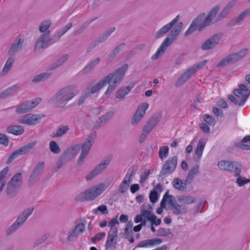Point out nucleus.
<instances>
[{
  "label": "nucleus",
  "instance_id": "obj_1",
  "mask_svg": "<svg viewBox=\"0 0 250 250\" xmlns=\"http://www.w3.org/2000/svg\"><path fill=\"white\" fill-rule=\"evenodd\" d=\"M180 19L179 15H177L170 22L163 26L155 34V39H158L165 35L169 31L167 37L164 39L157 51L151 56L152 60H156L162 56L166 51L167 47L171 45L178 38L183 27L182 22H178Z\"/></svg>",
  "mask_w": 250,
  "mask_h": 250
},
{
  "label": "nucleus",
  "instance_id": "obj_2",
  "mask_svg": "<svg viewBox=\"0 0 250 250\" xmlns=\"http://www.w3.org/2000/svg\"><path fill=\"white\" fill-rule=\"evenodd\" d=\"M127 64H125L113 73H110L100 80L96 84L89 83L87 84L85 91L90 97L98 94L100 90L108 84L104 92L105 95L111 94L123 80L127 69Z\"/></svg>",
  "mask_w": 250,
  "mask_h": 250
},
{
  "label": "nucleus",
  "instance_id": "obj_3",
  "mask_svg": "<svg viewBox=\"0 0 250 250\" xmlns=\"http://www.w3.org/2000/svg\"><path fill=\"white\" fill-rule=\"evenodd\" d=\"M220 9L219 5H216L213 7L209 11L208 15L204 19L203 22L201 23L202 20L204 19L205 14H201L198 16L191 22L189 28L184 34L185 37H187L192 34L197 28L201 31L206 27L209 26L211 24L213 19L215 17L217 14Z\"/></svg>",
  "mask_w": 250,
  "mask_h": 250
},
{
  "label": "nucleus",
  "instance_id": "obj_4",
  "mask_svg": "<svg viewBox=\"0 0 250 250\" xmlns=\"http://www.w3.org/2000/svg\"><path fill=\"white\" fill-rule=\"evenodd\" d=\"M79 91L73 85L65 86L58 90L52 97L51 101L58 107H64Z\"/></svg>",
  "mask_w": 250,
  "mask_h": 250
},
{
  "label": "nucleus",
  "instance_id": "obj_5",
  "mask_svg": "<svg viewBox=\"0 0 250 250\" xmlns=\"http://www.w3.org/2000/svg\"><path fill=\"white\" fill-rule=\"evenodd\" d=\"M107 186L104 183H100L93 186L75 197L78 202L93 201L98 197L107 188Z\"/></svg>",
  "mask_w": 250,
  "mask_h": 250
},
{
  "label": "nucleus",
  "instance_id": "obj_6",
  "mask_svg": "<svg viewBox=\"0 0 250 250\" xmlns=\"http://www.w3.org/2000/svg\"><path fill=\"white\" fill-rule=\"evenodd\" d=\"M80 145L76 144L67 148L60 156L54 167L55 172H57L62 167L73 159L78 153Z\"/></svg>",
  "mask_w": 250,
  "mask_h": 250
},
{
  "label": "nucleus",
  "instance_id": "obj_7",
  "mask_svg": "<svg viewBox=\"0 0 250 250\" xmlns=\"http://www.w3.org/2000/svg\"><path fill=\"white\" fill-rule=\"evenodd\" d=\"M34 208L30 207L24 209L18 216L16 220L6 230V235H10L18 230L26 221L32 214Z\"/></svg>",
  "mask_w": 250,
  "mask_h": 250
},
{
  "label": "nucleus",
  "instance_id": "obj_8",
  "mask_svg": "<svg viewBox=\"0 0 250 250\" xmlns=\"http://www.w3.org/2000/svg\"><path fill=\"white\" fill-rule=\"evenodd\" d=\"M207 60L199 62L187 69L178 78L175 83L176 87H179L187 82L194 74L207 63Z\"/></svg>",
  "mask_w": 250,
  "mask_h": 250
},
{
  "label": "nucleus",
  "instance_id": "obj_9",
  "mask_svg": "<svg viewBox=\"0 0 250 250\" xmlns=\"http://www.w3.org/2000/svg\"><path fill=\"white\" fill-rule=\"evenodd\" d=\"M248 51L247 49L245 48L238 52L228 55L218 62L217 67H223L236 63L247 55Z\"/></svg>",
  "mask_w": 250,
  "mask_h": 250
},
{
  "label": "nucleus",
  "instance_id": "obj_10",
  "mask_svg": "<svg viewBox=\"0 0 250 250\" xmlns=\"http://www.w3.org/2000/svg\"><path fill=\"white\" fill-rule=\"evenodd\" d=\"M22 184V175L21 173L15 174L7 184L6 192L11 197L15 196Z\"/></svg>",
  "mask_w": 250,
  "mask_h": 250
},
{
  "label": "nucleus",
  "instance_id": "obj_11",
  "mask_svg": "<svg viewBox=\"0 0 250 250\" xmlns=\"http://www.w3.org/2000/svg\"><path fill=\"white\" fill-rule=\"evenodd\" d=\"M153 208L151 205H143L141 207L140 213L136 215L134 222L136 223H140L142 220V218L150 221L156 218V215L153 213Z\"/></svg>",
  "mask_w": 250,
  "mask_h": 250
},
{
  "label": "nucleus",
  "instance_id": "obj_12",
  "mask_svg": "<svg viewBox=\"0 0 250 250\" xmlns=\"http://www.w3.org/2000/svg\"><path fill=\"white\" fill-rule=\"evenodd\" d=\"M44 117V115L42 114L29 113L20 116L17 119V121L21 124L28 125H35L39 124Z\"/></svg>",
  "mask_w": 250,
  "mask_h": 250
},
{
  "label": "nucleus",
  "instance_id": "obj_13",
  "mask_svg": "<svg viewBox=\"0 0 250 250\" xmlns=\"http://www.w3.org/2000/svg\"><path fill=\"white\" fill-rule=\"evenodd\" d=\"M36 144V142H33L18 148L13 151V153L9 156L8 159L6 161V164H9L13 160L17 158L21 155H23L28 153L35 146Z\"/></svg>",
  "mask_w": 250,
  "mask_h": 250
},
{
  "label": "nucleus",
  "instance_id": "obj_14",
  "mask_svg": "<svg viewBox=\"0 0 250 250\" xmlns=\"http://www.w3.org/2000/svg\"><path fill=\"white\" fill-rule=\"evenodd\" d=\"M52 39L53 36L50 38V31L42 34L38 39L35 45L34 50L35 51H39L42 49L46 48L50 44L56 42L55 41L52 40Z\"/></svg>",
  "mask_w": 250,
  "mask_h": 250
},
{
  "label": "nucleus",
  "instance_id": "obj_15",
  "mask_svg": "<svg viewBox=\"0 0 250 250\" xmlns=\"http://www.w3.org/2000/svg\"><path fill=\"white\" fill-rule=\"evenodd\" d=\"M218 166L222 170L234 172L235 176H239L241 172V166L235 162L221 161L218 163Z\"/></svg>",
  "mask_w": 250,
  "mask_h": 250
},
{
  "label": "nucleus",
  "instance_id": "obj_16",
  "mask_svg": "<svg viewBox=\"0 0 250 250\" xmlns=\"http://www.w3.org/2000/svg\"><path fill=\"white\" fill-rule=\"evenodd\" d=\"M41 101V99L25 101L17 106L15 112L18 114H23L30 111Z\"/></svg>",
  "mask_w": 250,
  "mask_h": 250
},
{
  "label": "nucleus",
  "instance_id": "obj_17",
  "mask_svg": "<svg viewBox=\"0 0 250 250\" xmlns=\"http://www.w3.org/2000/svg\"><path fill=\"white\" fill-rule=\"evenodd\" d=\"M111 162L110 157H106L103 160L100 164L90 171L86 176V181H90L96 176L100 174L109 165Z\"/></svg>",
  "mask_w": 250,
  "mask_h": 250
},
{
  "label": "nucleus",
  "instance_id": "obj_18",
  "mask_svg": "<svg viewBox=\"0 0 250 250\" xmlns=\"http://www.w3.org/2000/svg\"><path fill=\"white\" fill-rule=\"evenodd\" d=\"M118 231L115 229L109 230L106 244L105 245L106 250H115L118 242Z\"/></svg>",
  "mask_w": 250,
  "mask_h": 250
},
{
  "label": "nucleus",
  "instance_id": "obj_19",
  "mask_svg": "<svg viewBox=\"0 0 250 250\" xmlns=\"http://www.w3.org/2000/svg\"><path fill=\"white\" fill-rule=\"evenodd\" d=\"M222 37L221 34H216L212 36L202 44L201 48L204 51L213 49L219 43Z\"/></svg>",
  "mask_w": 250,
  "mask_h": 250
},
{
  "label": "nucleus",
  "instance_id": "obj_20",
  "mask_svg": "<svg viewBox=\"0 0 250 250\" xmlns=\"http://www.w3.org/2000/svg\"><path fill=\"white\" fill-rule=\"evenodd\" d=\"M162 117L160 113L153 114L146 122L143 127V130L144 132L149 134L154 127L160 122Z\"/></svg>",
  "mask_w": 250,
  "mask_h": 250
},
{
  "label": "nucleus",
  "instance_id": "obj_21",
  "mask_svg": "<svg viewBox=\"0 0 250 250\" xmlns=\"http://www.w3.org/2000/svg\"><path fill=\"white\" fill-rule=\"evenodd\" d=\"M238 0H231L222 9L215 20L214 22L218 23L227 18L232 8L236 5Z\"/></svg>",
  "mask_w": 250,
  "mask_h": 250
},
{
  "label": "nucleus",
  "instance_id": "obj_22",
  "mask_svg": "<svg viewBox=\"0 0 250 250\" xmlns=\"http://www.w3.org/2000/svg\"><path fill=\"white\" fill-rule=\"evenodd\" d=\"M148 105L149 104L147 103H143L139 106L132 119V125L135 126L138 124L146 114V111L147 109Z\"/></svg>",
  "mask_w": 250,
  "mask_h": 250
},
{
  "label": "nucleus",
  "instance_id": "obj_23",
  "mask_svg": "<svg viewBox=\"0 0 250 250\" xmlns=\"http://www.w3.org/2000/svg\"><path fill=\"white\" fill-rule=\"evenodd\" d=\"M177 164V157L173 156L167 160L163 165L161 174L163 175L172 173L176 169Z\"/></svg>",
  "mask_w": 250,
  "mask_h": 250
},
{
  "label": "nucleus",
  "instance_id": "obj_24",
  "mask_svg": "<svg viewBox=\"0 0 250 250\" xmlns=\"http://www.w3.org/2000/svg\"><path fill=\"white\" fill-rule=\"evenodd\" d=\"M85 226L83 223H79L74 229L70 230L68 232L67 238L68 241H73L75 240L80 234L83 233L85 230Z\"/></svg>",
  "mask_w": 250,
  "mask_h": 250
},
{
  "label": "nucleus",
  "instance_id": "obj_25",
  "mask_svg": "<svg viewBox=\"0 0 250 250\" xmlns=\"http://www.w3.org/2000/svg\"><path fill=\"white\" fill-rule=\"evenodd\" d=\"M24 39L18 38L11 45L8 54L9 56L16 57V54L20 51L23 46Z\"/></svg>",
  "mask_w": 250,
  "mask_h": 250
},
{
  "label": "nucleus",
  "instance_id": "obj_26",
  "mask_svg": "<svg viewBox=\"0 0 250 250\" xmlns=\"http://www.w3.org/2000/svg\"><path fill=\"white\" fill-rule=\"evenodd\" d=\"M168 193V191L165 193L161 202L160 205L162 208H166V205L167 204L169 206V209L170 210L173 205H174L177 202L175 197L172 195H169Z\"/></svg>",
  "mask_w": 250,
  "mask_h": 250
},
{
  "label": "nucleus",
  "instance_id": "obj_27",
  "mask_svg": "<svg viewBox=\"0 0 250 250\" xmlns=\"http://www.w3.org/2000/svg\"><path fill=\"white\" fill-rule=\"evenodd\" d=\"M44 168V163L40 162L36 166L30 180L34 181H38L40 176L42 174Z\"/></svg>",
  "mask_w": 250,
  "mask_h": 250
},
{
  "label": "nucleus",
  "instance_id": "obj_28",
  "mask_svg": "<svg viewBox=\"0 0 250 250\" xmlns=\"http://www.w3.org/2000/svg\"><path fill=\"white\" fill-rule=\"evenodd\" d=\"M170 210L176 215H183L188 212V208L186 205L176 202Z\"/></svg>",
  "mask_w": 250,
  "mask_h": 250
},
{
  "label": "nucleus",
  "instance_id": "obj_29",
  "mask_svg": "<svg viewBox=\"0 0 250 250\" xmlns=\"http://www.w3.org/2000/svg\"><path fill=\"white\" fill-rule=\"evenodd\" d=\"M206 141L204 139H200L198 143L195 154L194 156V159L196 161H199L202 155L203 150L205 148Z\"/></svg>",
  "mask_w": 250,
  "mask_h": 250
},
{
  "label": "nucleus",
  "instance_id": "obj_30",
  "mask_svg": "<svg viewBox=\"0 0 250 250\" xmlns=\"http://www.w3.org/2000/svg\"><path fill=\"white\" fill-rule=\"evenodd\" d=\"M240 91H243V102L239 104L240 105H243L245 102L247 101L248 98L250 94V91L246 87V86L244 84H240L239 88L236 89L234 90V93L235 95H239Z\"/></svg>",
  "mask_w": 250,
  "mask_h": 250
},
{
  "label": "nucleus",
  "instance_id": "obj_31",
  "mask_svg": "<svg viewBox=\"0 0 250 250\" xmlns=\"http://www.w3.org/2000/svg\"><path fill=\"white\" fill-rule=\"evenodd\" d=\"M131 176V174H129L128 173L125 176L119 188V191L120 192L124 193L127 190L129 184L131 183L130 178Z\"/></svg>",
  "mask_w": 250,
  "mask_h": 250
},
{
  "label": "nucleus",
  "instance_id": "obj_32",
  "mask_svg": "<svg viewBox=\"0 0 250 250\" xmlns=\"http://www.w3.org/2000/svg\"><path fill=\"white\" fill-rule=\"evenodd\" d=\"M94 140V138L91 135H89L82 146V152L88 154Z\"/></svg>",
  "mask_w": 250,
  "mask_h": 250
},
{
  "label": "nucleus",
  "instance_id": "obj_33",
  "mask_svg": "<svg viewBox=\"0 0 250 250\" xmlns=\"http://www.w3.org/2000/svg\"><path fill=\"white\" fill-rule=\"evenodd\" d=\"M72 26L73 24L72 23H68L65 26L62 27L56 34L53 36V39L52 40L56 42L58 41Z\"/></svg>",
  "mask_w": 250,
  "mask_h": 250
},
{
  "label": "nucleus",
  "instance_id": "obj_34",
  "mask_svg": "<svg viewBox=\"0 0 250 250\" xmlns=\"http://www.w3.org/2000/svg\"><path fill=\"white\" fill-rule=\"evenodd\" d=\"M115 27H112L107 30L104 33L100 35L96 39V42L98 43L104 42L111 34L115 30Z\"/></svg>",
  "mask_w": 250,
  "mask_h": 250
},
{
  "label": "nucleus",
  "instance_id": "obj_35",
  "mask_svg": "<svg viewBox=\"0 0 250 250\" xmlns=\"http://www.w3.org/2000/svg\"><path fill=\"white\" fill-rule=\"evenodd\" d=\"M177 199L180 204H191L195 202V198L194 197L188 195L178 196Z\"/></svg>",
  "mask_w": 250,
  "mask_h": 250
},
{
  "label": "nucleus",
  "instance_id": "obj_36",
  "mask_svg": "<svg viewBox=\"0 0 250 250\" xmlns=\"http://www.w3.org/2000/svg\"><path fill=\"white\" fill-rule=\"evenodd\" d=\"M15 61V57L10 56L7 60L5 65L1 71V74L2 75H6L12 68L14 62Z\"/></svg>",
  "mask_w": 250,
  "mask_h": 250
},
{
  "label": "nucleus",
  "instance_id": "obj_37",
  "mask_svg": "<svg viewBox=\"0 0 250 250\" xmlns=\"http://www.w3.org/2000/svg\"><path fill=\"white\" fill-rule=\"evenodd\" d=\"M133 88V86L127 85L122 86L116 92L115 96L117 98H123Z\"/></svg>",
  "mask_w": 250,
  "mask_h": 250
},
{
  "label": "nucleus",
  "instance_id": "obj_38",
  "mask_svg": "<svg viewBox=\"0 0 250 250\" xmlns=\"http://www.w3.org/2000/svg\"><path fill=\"white\" fill-rule=\"evenodd\" d=\"M101 61L100 58H96L90 61L82 70L83 73H87L95 68L96 65H98Z\"/></svg>",
  "mask_w": 250,
  "mask_h": 250
},
{
  "label": "nucleus",
  "instance_id": "obj_39",
  "mask_svg": "<svg viewBox=\"0 0 250 250\" xmlns=\"http://www.w3.org/2000/svg\"><path fill=\"white\" fill-rule=\"evenodd\" d=\"M24 131V127L21 125H12L7 127L6 131L16 135L22 134Z\"/></svg>",
  "mask_w": 250,
  "mask_h": 250
},
{
  "label": "nucleus",
  "instance_id": "obj_40",
  "mask_svg": "<svg viewBox=\"0 0 250 250\" xmlns=\"http://www.w3.org/2000/svg\"><path fill=\"white\" fill-rule=\"evenodd\" d=\"M68 58V54H63L60 56L56 62L50 66V69H55L62 65Z\"/></svg>",
  "mask_w": 250,
  "mask_h": 250
},
{
  "label": "nucleus",
  "instance_id": "obj_41",
  "mask_svg": "<svg viewBox=\"0 0 250 250\" xmlns=\"http://www.w3.org/2000/svg\"><path fill=\"white\" fill-rule=\"evenodd\" d=\"M51 76V74L49 73H42L39 75H36L32 79V82L37 83L46 80Z\"/></svg>",
  "mask_w": 250,
  "mask_h": 250
},
{
  "label": "nucleus",
  "instance_id": "obj_42",
  "mask_svg": "<svg viewBox=\"0 0 250 250\" xmlns=\"http://www.w3.org/2000/svg\"><path fill=\"white\" fill-rule=\"evenodd\" d=\"M52 24V21L50 20H46L42 21L39 26V30L41 33H46Z\"/></svg>",
  "mask_w": 250,
  "mask_h": 250
},
{
  "label": "nucleus",
  "instance_id": "obj_43",
  "mask_svg": "<svg viewBox=\"0 0 250 250\" xmlns=\"http://www.w3.org/2000/svg\"><path fill=\"white\" fill-rule=\"evenodd\" d=\"M125 46V43H122L119 45L117 46L110 53L108 57V60L111 61L113 60L117 54L124 48Z\"/></svg>",
  "mask_w": 250,
  "mask_h": 250
},
{
  "label": "nucleus",
  "instance_id": "obj_44",
  "mask_svg": "<svg viewBox=\"0 0 250 250\" xmlns=\"http://www.w3.org/2000/svg\"><path fill=\"white\" fill-rule=\"evenodd\" d=\"M173 187L178 190L181 191H186V188L185 187L186 184L183 183L182 181L179 178H175L172 182Z\"/></svg>",
  "mask_w": 250,
  "mask_h": 250
},
{
  "label": "nucleus",
  "instance_id": "obj_45",
  "mask_svg": "<svg viewBox=\"0 0 250 250\" xmlns=\"http://www.w3.org/2000/svg\"><path fill=\"white\" fill-rule=\"evenodd\" d=\"M69 128L67 125H62L59 126L56 130V133L53 137H60L65 134L67 131L69 130Z\"/></svg>",
  "mask_w": 250,
  "mask_h": 250
},
{
  "label": "nucleus",
  "instance_id": "obj_46",
  "mask_svg": "<svg viewBox=\"0 0 250 250\" xmlns=\"http://www.w3.org/2000/svg\"><path fill=\"white\" fill-rule=\"evenodd\" d=\"M112 115L110 113H106L100 117L97 121V125L99 126L104 125L111 118Z\"/></svg>",
  "mask_w": 250,
  "mask_h": 250
},
{
  "label": "nucleus",
  "instance_id": "obj_47",
  "mask_svg": "<svg viewBox=\"0 0 250 250\" xmlns=\"http://www.w3.org/2000/svg\"><path fill=\"white\" fill-rule=\"evenodd\" d=\"M17 89L18 86L17 85H13L1 93L0 94V98H5L12 94L17 90Z\"/></svg>",
  "mask_w": 250,
  "mask_h": 250
},
{
  "label": "nucleus",
  "instance_id": "obj_48",
  "mask_svg": "<svg viewBox=\"0 0 250 250\" xmlns=\"http://www.w3.org/2000/svg\"><path fill=\"white\" fill-rule=\"evenodd\" d=\"M247 16L245 13L243 11L239 15H238L237 17H235L230 21V25H234L238 24V23L242 21Z\"/></svg>",
  "mask_w": 250,
  "mask_h": 250
},
{
  "label": "nucleus",
  "instance_id": "obj_49",
  "mask_svg": "<svg viewBox=\"0 0 250 250\" xmlns=\"http://www.w3.org/2000/svg\"><path fill=\"white\" fill-rule=\"evenodd\" d=\"M199 167L198 165H196L193 166L191 170L189 171L188 174L187 176V180L191 181L193 179L195 175H196L199 172Z\"/></svg>",
  "mask_w": 250,
  "mask_h": 250
},
{
  "label": "nucleus",
  "instance_id": "obj_50",
  "mask_svg": "<svg viewBox=\"0 0 250 250\" xmlns=\"http://www.w3.org/2000/svg\"><path fill=\"white\" fill-rule=\"evenodd\" d=\"M237 178L236 180L235 183L239 186L242 187L245 185L246 184H248L250 183V179H247L246 177L240 176H237Z\"/></svg>",
  "mask_w": 250,
  "mask_h": 250
},
{
  "label": "nucleus",
  "instance_id": "obj_51",
  "mask_svg": "<svg viewBox=\"0 0 250 250\" xmlns=\"http://www.w3.org/2000/svg\"><path fill=\"white\" fill-rule=\"evenodd\" d=\"M169 149L167 146H163L160 147L159 156L161 160L167 158L168 155Z\"/></svg>",
  "mask_w": 250,
  "mask_h": 250
},
{
  "label": "nucleus",
  "instance_id": "obj_52",
  "mask_svg": "<svg viewBox=\"0 0 250 250\" xmlns=\"http://www.w3.org/2000/svg\"><path fill=\"white\" fill-rule=\"evenodd\" d=\"M49 148L50 151L54 154H58L61 152V149L54 141H51L49 143Z\"/></svg>",
  "mask_w": 250,
  "mask_h": 250
},
{
  "label": "nucleus",
  "instance_id": "obj_53",
  "mask_svg": "<svg viewBox=\"0 0 250 250\" xmlns=\"http://www.w3.org/2000/svg\"><path fill=\"white\" fill-rule=\"evenodd\" d=\"M93 212L95 214H97L99 212L103 214H106L108 213V209L105 205H102L98 206L97 208L94 209L93 210Z\"/></svg>",
  "mask_w": 250,
  "mask_h": 250
},
{
  "label": "nucleus",
  "instance_id": "obj_54",
  "mask_svg": "<svg viewBox=\"0 0 250 250\" xmlns=\"http://www.w3.org/2000/svg\"><path fill=\"white\" fill-rule=\"evenodd\" d=\"M147 246L159 245L162 243V240L160 238H155L151 239L146 240Z\"/></svg>",
  "mask_w": 250,
  "mask_h": 250
},
{
  "label": "nucleus",
  "instance_id": "obj_55",
  "mask_svg": "<svg viewBox=\"0 0 250 250\" xmlns=\"http://www.w3.org/2000/svg\"><path fill=\"white\" fill-rule=\"evenodd\" d=\"M170 234V230L169 229L161 228L157 231L158 236H167Z\"/></svg>",
  "mask_w": 250,
  "mask_h": 250
},
{
  "label": "nucleus",
  "instance_id": "obj_56",
  "mask_svg": "<svg viewBox=\"0 0 250 250\" xmlns=\"http://www.w3.org/2000/svg\"><path fill=\"white\" fill-rule=\"evenodd\" d=\"M88 25L86 24H83L79 26V27L76 29L73 33L74 36H77L81 35L87 27Z\"/></svg>",
  "mask_w": 250,
  "mask_h": 250
},
{
  "label": "nucleus",
  "instance_id": "obj_57",
  "mask_svg": "<svg viewBox=\"0 0 250 250\" xmlns=\"http://www.w3.org/2000/svg\"><path fill=\"white\" fill-rule=\"evenodd\" d=\"M105 236V232H99L91 238V241L93 243L102 239Z\"/></svg>",
  "mask_w": 250,
  "mask_h": 250
},
{
  "label": "nucleus",
  "instance_id": "obj_58",
  "mask_svg": "<svg viewBox=\"0 0 250 250\" xmlns=\"http://www.w3.org/2000/svg\"><path fill=\"white\" fill-rule=\"evenodd\" d=\"M8 171V167H5L0 172V186H1V183H3L4 185L5 184L3 180L7 175Z\"/></svg>",
  "mask_w": 250,
  "mask_h": 250
},
{
  "label": "nucleus",
  "instance_id": "obj_59",
  "mask_svg": "<svg viewBox=\"0 0 250 250\" xmlns=\"http://www.w3.org/2000/svg\"><path fill=\"white\" fill-rule=\"evenodd\" d=\"M149 199L152 203H155L158 200V192L155 190H152L149 194Z\"/></svg>",
  "mask_w": 250,
  "mask_h": 250
},
{
  "label": "nucleus",
  "instance_id": "obj_60",
  "mask_svg": "<svg viewBox=\"0 0 250 250\" xmlns=\"http://www.w3.org/2000/svg\"><path fill=\"white\" fill-rule=\"evenodd\" d=\"M242 143V141L240 143H238L235 144V146L237 148H240L243 150H250V146Z\"/></svg>",
  "mask_w": 250,
  "mask_h": 250
},
{
  "label": "nucleus",
  "instance_id": "obj_61",
  "mask_svg": "<svg viewBox=\"0 0 250 250\" xmlns=\"http://www.w3.org/2000/svg\"><path fill=\"white\" fill-rule=\"evenodd\" d=\"M49 234H46L42 236L40 239L37 240L34 244V247H36L39 245L45 242V241L48 238Z\"/></svg>",
  "mask_w": 250,
  "mask_h": 250
},
{
  "label": "nucleus",
  "instance_id": "obj_62",
  "mask_svg": "<svg viewBox=\"0 0 250 250\" xmlns=\"http://www.w3.org/2000/svg\"><path fill=\"white\" fill-rule=\"evenodd\" d=\"M89 97L90 96L87 94V93L84 90V93L81 95L78 101V105H80L82 104L85 102L86 99Z\"/></svg>",
  "mask_w": 250,
  "mask_h": 250
},
{
  "label": "nucleus",
  "instance_id": "obj_63",
  "mask_svg": "<svg viewBox=\"0 0 250 250\" xmlns=\"http://www.w3.org/2000/svg\"><path fill=\"white\" fill-rule=\"evenodd\" d=\"M9 140L7 136L3 134H0V144L7 146Z\"/></svg>",
  "mask_w": 250,
  "mask_h": 250
},
{
  "label": "nucleus",
  "instance_id": "obj_64",
  "mask_svg": "<svg viewBox=\"0 0 250 250\" xmlns=\"http://www.w3.org/2000/svg\"><path fill=\"white\" fill-rule=\"evenodd\" d=\"M206 201H205L204 203L203 202H201L200 203H198L195 207V210H194V213L197 214L199 212H200L203 210L204 204L205 203Z\"/></svg>",
  "mask_w": 250,
  "mask_h": 250
}]
</instances>
